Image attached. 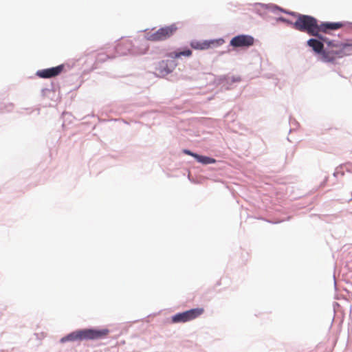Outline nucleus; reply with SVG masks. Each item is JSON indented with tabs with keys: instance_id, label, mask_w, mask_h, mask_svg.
<instances>
[{
	"instance_id": "obj_7",
	"label": "nucleus",
	"mask_w": 352,
	"mask_h": 352,
	"mask_svg": "<svg viewBox=\"0 0 352 352\" xmlns=\"http://www.w3.org/2000/svg\"><path fill=\"white\" fill-rule=\"evenodd\" d=\"M64 69V65L38 70L36 75L41 78H50L58 76Z\"/></svg>"
},
{
	"instance_id": "obj_8",
	"label": "nucleus",
	"mask_w": 352,
	"mask_h": 352,
	"mask_svg": "<svg viewBox=\"0 0 352 352\" xmlns=\"http://www.w3.org/2000/svg\"><path fill=\"white\" fill-rule=\"evenodd\" d=\"M176 63L173 60H162L156 67V72L160 76H165L170 73L175 67Z\"/></svg>"
},
{
	"instance_id": "obj_1",
	"label": "nucleus",
	"mask_w": 352,
	"mask_h": 352,
	"mask_svg": "<svg viewBox=\"0 0 352 352\" xmlns=\"http://www.w3.org/2000/svg\"><path fill=\"white\" fill-rule=\"evenodd\" d=\"M344 23L342 22H324L318 24L316 19L309 15L300 14L294 23V28L299 31L305 32L311 36L318 37L324 41L320 32L329 33L330 30H335L342 28Z\"/></svg>"
},
{
	"instance_id": "obj_6",
	"label": "nucleus",
	"mask_w": 352,
	"mask_h": 352,
	"mask_svg": "<svg viewBox=\"0 0 352 352\" xmlns=\"http://www.w3.org/2000/svg\"><path fill=\"white\" fill-rule=\"evenodd\" d=\"M85 340H98L103 338L109 333L107 329H83Z\"/></svg>"
},
{
	"instance_id": "obj_13",
	"label": "nucleus",
	"mask_w": 352,
	"mask_h": 352,
	"mask_svg": "<svg viewBox=\"0 0 352 352\" xmlns=\"http://www.w3.org/2000/svg\"><path fill=\"white\" fill-rule=\"evenodd\" d=\"M192 54V52L190 50H184L179 52H170L167 56L173 59L180 57L181 56H190Z\"/></svg>"
},
{
	"instance_id": "obj_4",
	"label": "nucleus",
	"mask_w": 352,
	"mask_h": 352,
	"mask_svg": "<svg viewBox=\"0 0 352 352\" xmlns=\"http://www.w3.org/2000/svg\"><path fill=\"white\" fill-rule=\"evenodd\" d=\"M204 313V309L201 307L192 309L182 313L175 314L172 317L173 323L186 322L195 320Z\"/></svg>"
},
{
	"instance_id": "obj_5",
	"label": "nucleus",
	"mask_w": 352,
	"mask_h": 352,
	"mask_svg": "<svg viewBox=\"0 0 352 352\" xmlns=\"http://www.w3.org/2000/svg\"><path fill=\"white\" fill-rule=\"evenodd\" d=\"M254 39L249 35H239L230 41V45L235 47H250L253 45Z\"/></svg>"
},
{
	"instance_id": "obj_2",
	"label": "nucleus",
	"mask_w": 352,
	"mask_h": 352,
	"mask_svg": "<svg viewBox=\"0 0 352 352\" xmlns=\"http://www.w3.org/2000/svg\"><path fill=\"white\" fill-rule=\"evenodd\" d=\"M327 47L322 52V59L326 62H333L337 58H342L351 54L352 52V45L344 43H334L333 41H327Z\"/></svg>"
},
{
	"instance_id": "obj_12",
	"label": "nucleus",
	"mask_w": 352,
	"mask_h": 352,
	"mask_svg": "<svg viewBox=\"0 0 352 352\" xmlns=\"http://www.w3.org/2000/svg\"><path fill=\"white\" fill-rule=\"evenodd\" d=\"M196 160L198 162L201 163L203 164H214L216 162V160L212 157H209L207 156L200 155H196Z\"/></svg>"
},
{
	"instance_id": "obj_10",
	"label": "nucleus",
	"mask_w": 352,
	"mask_h": 352,
	"mask_svg": "<svg viewBox=\"0 0 352 352\" xmlns=\"http://www.w3.org/2000/svg\"><path fill=\"white\" fill-rule=\"evenodd\" d=\"M214 43V41H193L190 43V46L195 50H204L208 49Z\"/></svg>"
},
{
	"instance_id": "obj_14",
	"label": "nucleus",
	"mask_w": 352,
	"mask_h": 352,
	"mask_svg": "<svg viewBox=\"0 0 352 352\" xmlns=\"http://www.w3.org/2000/svg\"><path fill=\"white\" fill-rule=\"evenodd\" d=\"M183 152H184L185 154H186V155H190V156H192V157H195V159H196V155H197V153H192V152H191L190 151L187 150V149H184V150L183 151Z\"/></svg>"
},
{
	"instance_id": "obj_9",
	"label": "nucleus",
	"mask_w": 352,
	"mask_h": 352,
	"mask_svg": "<svg viewBox=\"0 0 352 352\" xmlns=\"http://www.w3.org/2000/svg\"><path fill=\"white\" fill-rule=\"evenodd\" d=\"M84 339V333L83 330H79L76 331H74L67 336L63 337L61 338L60 342H65L68 341H76V340H82Z\"/></svg>"
},
{
	"instance_id": "obj_3",
	"label": "nucleus",
	"mask_w": 352,
	"mask_h": 352,
	"mask_svg": "<svg viewBox=\"0 0 352 352\" xmlns=\"http://www.w3.org/2000/svg\"><path fill=\"white\" fill-rule=\"evenodd\" d=\"M177 30L175 24L162 27L157 30H151L145 33V38L149 41H162L168 39Z\"/></svg>"
},
{
	"instance_id": "obj_11",
	"label": "nucleus",
	"mask_w": 352,
	"mask_h": 352,
	"mask_svg": "<svg viewBox=\"0 0 352 352\" xmlns=\"http://www.w3.org/2000/svg\"><path fill=\"white\" fill-rule=\"evenodd\" d=\"M307 44L316 53L323 52L322 50H323L324 45L321 41H320L317 39L311 38L307 41Z\"/></svg>"
}]
</instances>
